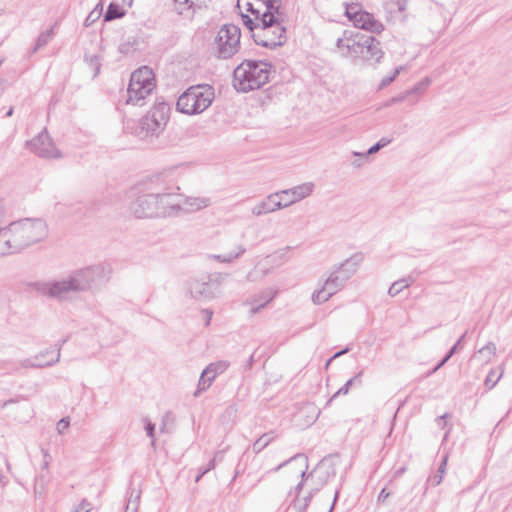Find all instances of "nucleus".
Wrapping results in <instances>:
<instances>
[{
	"label": "nucleus",
	"mask_w": 512,
	"mask_h": 512,
	"mask_svg": "<svg viewBox=\"0 0 512 512\" xmlns=\"http://www.w3.org/2000/svg\"><path fill=\"white\" fill-rule=\"evenodd\" d=\"M47 235V224L41 218H23L2 226L0 215V259L22 252Z\"/></svg>",
	"instance_id": "obj_1"
},
{
	"label": "nucleus",
	"mask_w": 512,
	"mask_h": 512,
	"mask_svg": "<svg viewBox=\"0 0 512 512\" xmlns=\"http://www.w3.org/2000/svg\"><path fill=\"white\" fill-rule=\"evenodd\" d=\"M271 74V65L263 61L245 60L233 73V86L238 92H249L265 85Z\"/></svg>",
	"instance_id": "obj_2"
},
{
	"label": "nucleus",
	"mask_w": 512,
	"mask_h": 512,
	"mask_svg": "<svg viewBox=\"0 0 512 512\" xmlns=\"http://www.w3.org/2000/svg\"><path fill=\"white\" fill-rule=\"evenodd\" d=\"M170 107L160 102L155 104L138 122L136 135L144 141L158 138L164 131L169 120Z\"/></svg>",
	"instance_id": "obj_3"
},
{
	"label": "nucleus",
	"mask_w": 512,
	"mask_h": 512,
	"mask_svg": "<svg viewBox=\"0 0 512 512\" xmlns=\"http://www.w3.org/2000/svg\"><path fill=\"white\" fill-rule=\"evenodd\" d=\"M214 97V89L210 85L192 86L179 96L177 110L187 115L201 114L212 104Z\"/></svg>",
	"instance_id": "obj_4"
},
{
	"label": "nucleus",
	"mask_w": 512,
	"mask_h": 512,
	"mask_svg": "<svg viewBox=\"0 0 512 512\" xmlns=\"http://www.w3.org/2000/svg\"><path fill=\"white\" fill-rule=\"evenodd\" d=\"M253 38L258 45L276 48L286 41V29L273 13L262 14Z\"/></svg>",
	"instance_id": "obj_5"
},
{
	"label": "nucleus",
	"mask_w": 512,
	"mask_h": 512,
	"mask_svg": "<svg viewBox=\"0 0 512 512\" xmlns=\"http://www.w3.org/2000/svg\"><path fill=\"white\" fill-rule=\"evenodd\" d=\"M71 275L77 292H84L106 284L110 279L111 267L106 263H99L75 270Z\"/></svg>",
	"instance_id": "obj_6"
},
{
	"label": "nucleus",
	"mask_w": 512,
	"mask_h": 512,
	"mask_svg": "<svg viewBox=\"0 0 512 512\" xmlns=\"http://www.w3.org/2000/svg\"><path fill=\"white\" fill-rule=\"evenodd\" d=\"M155 88V77L151 68L140 67L131 74L127 89V104L143 105V100Z\"/></svg>",
	"instance_id": "obj_7"
},
{
	"label": "nucleus",
	"mask_w": 512,
	"mask_h": 512,
	"mask_svg": "<svg viewBox=\"0 0 512 512\" xmlns=\"http://www.w3.org/2000/svg\"><path fill=\"white\" fill-rule=\"evenodd\" d=\"M241 31L237 25L225 24L217 32L213 42V52L220 59H229L240 48Z\"/></svg>",
	"instance_id": "obj_8"
},
{
	"label": "nucleus",
	"mask_w": 512,
	"mask_h": 512,
	"mask_svg": "<svg viewBox=\"0 0 512 512\" xmlns=\"http://www.w3.org/2000/svg\"><path fill=\"white\" fill-rule=\"evenodd\" d=\"M31 287L39 295L58 301H64L69 293L77 292L71 273L59 280L34 282Z\"/></svg>",
	"instance_id": "obj_9"
},
{
	"label": "nucleus",
	"mask_w": 512,
	"mask_h": 512,
	"mask_svg": "<svg viewBox=\"0 0 512 512\" xmlns=\"http://www.w3.org/2000/svg\"><path fill=\"white\" fill-rule=\"evenodd\" d=\"M131 213L139 219L158 217L157 194L143 193L130 204Z\"/></svg>",
	"instance_id": "obj_10"
},
{
	"label": "nucleus",
	"mask_w": 512,
	"mask_h": 512,
	"mask_svg": "<svg viewBox=\"0 0 512 512\" xmlns=\"http://www.w3.org/2000/svg\"><path fill=\"white\" fill-rule=\"evenodd\" d=\"M292 250V246H285L277 249L272 254L268 255L263 263L257 264L255 269L248 273L247 278L250 281H255L258 279V274H260V276H265L268 273V265L280 266L288 262L291 258L290 253Z\"/></svg>",
	"instance_id": "obj_11"
},
{
	"label": "nucleus",
	"mask_w": 512,
	"mask_h": 512,
	"mask_svg": "<svg viewBox=\"0 0 512 512\" xmlns=\"http://www.w3.org/2000/svg\"><path fill=\"white\" fill-rule=\"evenodd\" d=\"M314 188L315 185L313 182H305L275 193L278 194V201L281 202V209H285L309 197L313 193Z\"/></svg>",
	"instance_id": "obj_12"
},
{
	"label": "nucleus",
	"mask_w": 512,
	"mask_h": 512,
	"mask_svg": "<svg viewBox=\"0 0 512 512\" xmlns=\"http://www.w3.org/2000/svg\"><path fill=\"white\" fill-rule=\"evenodd\" d=\"M31 152L42 158H60L61 153L55 147L47 131L40 132L35 138L26 143Z\"/></svg>",
	"instance_id": "obj_13"
},
{
	"label": "nucleus",
	"mask_w": 512,
	"mask_h": 512,
	"mask_svg": "<svg viewBox=\"0 0 512 512\" xmlns=\"http://www.w3.org/2000/svg\"><path fill=\"white\" fill-rule=\"evenodd\" d=\"M345 284L340 281L339 277L330 273L328 278L324 281L319 289H316L312 294V301L314 304H322L328 301L333 295L344 288Z\"/></svg>",
	"instance_id": "obj_14"
},
{
	"label": "nucleus",
	"mask_w": 512,
	"mask_h": 512,
	"mask_svg": "<svg viewBox=\"0 0 512 512\" xmlns=\"http://www.w3.org/2000/svg\"><path fill=\"white\" fill-rule=\"evenodd\" d=\"M229 367V362L220 360L213 363H210L201 373L198 387L196 392L194 393V396H198L202 391L207 390L211 384L213 383L214 379L224 373Z\"/></svg>",
	"instance_id": "obj_15"
},
{
	"label": "nucleus",
	"mask_w": 512,
	"mask_h": 512,
	"mask_svg": "<svg viewBox=\"0 0 512 512\" xmlns=\"http://www.w3.org/2000/svg\"><path fill=\"white\" fill-rule=\"evenodd\" d=\"M158 217H173L180 214V197L175 194H157Z\"/></svg>",
	"instance_id": "obj_16"
},
{
	"label": "nucleus",
	"mask_w": 512,
	"mask_h": 512,
	"mask_svg": "<svg viewBox=\"0 0 512 512\" xmlns=\"http://www.w3.org/2000/svg\"><path fill=\"white\" fill-rule=\"evenodd\" d=\"M281 210V202L278 201V194L275 192L266 195L259 200L250 210L252 216L262 217L267 214Z\"/></svg>",
	"instance_id": "obj_17"
},
{
	"label": "nucleus",
	"mask_w": 512,
	"mask_h": 512,
	"mask_svg": "<svg viewBox=\"0 0 512 512\" xmlns=\"http://www.w3.org/2000/svg\"><path fill=\"white\" fill-rule=\"evenodd\" d=\"M186 291L195 300H210L216 294L211 290V285L199 279H190L186 282Z\"/></svg>",
	"instance_id": "obj_18"
},
{
	"label": "nucleus",
	"mask_w": 512,
	"mask_h": 512,
	"mask_svg": "<svg viewBox=\"0 0 512 512\" xmlns=\"http://www.w3.org/2000/svg\"><path fill=\"white\" fill-rule=\"evenodd\" d=\"M276 295V291L267 290L245 300L243 306L247 307V313L250 317L260 312Z\"/></svg>",
	"instance_id": "obj_19"
},
{
	"label": "nucleus",
	"mask_w": 512,
	"mask_h": 512,
	"mask_svg": "<svg viewBox=\"0 0 512 512\" xmlns=\"http://www.w3.org/2000/svg\"><path fill=\"white\" fill-rule=\"evenodd\" d=\"M352 22L355 27L370 31L372 33L378 34L384 30V25L375 19L372 14L366 11L359 13Z\"/></svg>",
	"instance_id": "obj_20"
},
{
	"label": "nucleus",
	"mask_w": 512,
	"mask_h": 512,
	"mask_svg": "<svg viewBox=\"0 0 512 512\" xmlns=\"http://www.w3.org/2000/svg\"><path fill=\"white\" fill-rule=\"evenodd\" d=\"M211 200L208 197L187 196L180 199V213L197 212L210 206Z\"/></svg>",
	"instance_id": "obj_21"
},
{
	"label": "nucleus",
	"mask_w": 512,
	"mask_h": 512,
	"mask_svg": "<svg viewBox=\"0 0 512 512\" xmlns=\"http://www.w3.org/2000/svg\"><path fill=\"white\" fill-rule=\"evenodd\" d=\"M362 58L367 61L379 62L383 56L380 43L373 36H366Z\"/></svg>",
	"instance_id": "obj_22"
},
{
	"label": "nucleus",
	"mask_w": 512,
	"mask_h": 512,
	"mask_svg": "<svg viewBox=\"0 0 512 512\" xmlns=\"http://www.w3.org/2000/svg\"><path fill=\"white\" fill-rule=\"evenodd\" d=\"M496 350V345L493 342H488L484 347L474 353L471 361H477L481 365L488 364L496 355Z\"/></svg>",
	"instance_id": "obj_23"
},
{
	"label": "nucleus",
	"mask_w": 512,
	"mask_h": 512,
	"mask_svg": "<svg viewBox=\"0 0 512 512\" xmlns=\"http://www.w3.org/2000/svg\"><path fill=\"white\" fill-rule=\"evenodd\" d=\"M36 355H43L38 361L39 363L45 364V368L51 367L60 361L61 347H50L38 352Z\"/></svg>",
	"instance_id": "obj_24"
},
{
	"label": "nucleus",
	"mask_w": 512,
	"mask_h": 512,
	"mask_svg": "<svg viewBox=\"0 0 512 512\" xmlns=\"http://www.w3.org/2000/svg\"><path fill=\"white\" fill-rule=\"evenodd\" d=\"M365 38L366 35H353L350 44L347 45V51L344 52V56L362 58V54L364 53L363 47L365 45Z\"/></svg>",
	"instance_id": "obj_25"
},
{
	"label": "nucleus",
	"mask_w": 512,
	"mask_h": 512,
	"mask_svg": "<svg viewBox=\"0 0 512 512\" xmlns=\"http://www.w3.org/2000/svg\"><path fill=\"white\" fill-rule=\"evenodd\" d=\"M363 259V255L357 253L352 255L350 258L346 259L343 263L339 265V267L347 274L353 276L357 272Z\"/></svg>",
	"instance_id": "obj_26"
},
{
	"label": "nucleus",
	"mask_w": 512,
	"mask_h": 512,
	"mask_svg": "<svg viewBox=\"0 0 512 512\" xmlns=\"http://www.w3.org/2000/svg\"><path fill=\"white\" fill-rule=\"evenodd\" d=\"M176 12L185 17H191L195 11V0H173Z\"/></svg>",
	"instance_id": "obj_27"
},
{
	"label": "nucleus",
	"mask_w": 512,
	"mask_h": 512,
	"mask_svg": "<svg viewBox=\"0 0 512 512\" xmlns=\"http://www.w3.org/2000/svg\"><path fill=\"white\" fill-rule=\"evenodd\" d=\"M288 463L299 464L300 475H301L302 478L305 476L306 469L308 467L306 456H304L303 454H296L295 456H293L289 460H287V461L281 463L280 465H278L274 470L275 471H279L282 467H284Z\"/></svg>",
	"instance_id": "obj_28"
},
{
	"label": "nucleus",
	"mask_w": 512,
	"mask_h": 512,
	"mask_svg": "<svg viewBox=\"0 0 512 512\" xmlns=\"http://www.w3.org/2000/svg\"><path fill=\"white\" fill-rule=\"evenodd\" d=\"M246 252V248L243 245H238L236 251L229 252L226 254L213 255L212 257L222 263H231L238 259Z\"/></svg>",
	"instance_id": "obj_29"
},
{
	"label": "nucleus",
	"mask_w": 512,
	"mask_h": 512,
	"mask_svg": "<svg viewBox=\"0 0 512 512\" xmlns=\"http://www.w3.org/2000/svg\"><path fill=\"white\" fill-rule=\"evenodd\" d=\"M467 332H465L458 341L453 345V347L448 351L445 357L436 365V367L431 371V373H435L438 369H440L460 348L461 343L464 340Z\"/></svg>",
	"instance_id": "obj_30"
},
{
	"label": "nucleus",
	"mask_w": 512,
	"mask_h": 512,
	"mask_svg": "<svg viewBox=\"0 0 512 512\" xmlns=\"http://www.w3.org/2000/svg\"><path fill=\"white\" fill-rule=\"evenodd\" d=\"M499 369V375L495 377L496 375V369H491L488 373V375L486 376V379H485V386L490 390L492 389L497 383L498 381L502 378L503 374H504V365H500L498 367Z\"/></svg>",
	"instance_id": "obj_31"
},
{
	"label": "nucleus",
	"mask_w": 512,
	"mask_h": 512,
	"mask_svg": "<svg viewBox=\"0 0 512 512\" xmlns=\"http://www.w3.org/2000/svg\"><path fill=\"white\" fill-rule=\"evenodd\" d=\"M411 283H412V280H410V279L404 278V279L397 280L390 286V288L388 290V294L391 297H394V296L398 295L402 290L409 287L411 285Z\"/></svg>",
	"instance_id": "obj_32"
},
{
	"label": "nucleus",
	"mask_w": 512,
	"mask_h": 512,
	"mask_svg": "<svg viewBox=\"0 0 512 512\" xmlns=\"http://www.w3.org/2000/svg\"><path fill=\"white\" fill-rule=\"evenodd\" d=\"M124 14H125L124 11L119 7V5L110 3L108 6V9L104 15V20L111 21L114 19H118V18H121L122 16H124Z\"/></svg>",
	"instance_id": "obj_33"
},
{
	"label": "nucleus",
	"mask_w": 512,
	"mask_h": 512,
	"mask_svg": "<svg viewBox=\"0 0 512 512\" xmlns=\"http://www.w3.org/2000/svg\"><path fill=\"white\" fill-rule=\"evenodd\" d=\"M140 495V491L132 490L124 512H138Z\"/></svg>",
	"instance_id": "obj_34"
},
{
	"label": "nucleus",
	"mask_w": 512,
	"mask_h": 512,
	"mask_svg": "<svg viewBox=\"0 0 512 512\" xmlns=\"http://www.w3.org/2000/svg\"><path fill=\"white\" fill-rule=\"evenodd\" d=\"M363 10L361 9V5L356 1H351L345 3V15L352 22L355 17L361 13Z\"/></svg>",
	"instance_id": "obj_35"
},
{
	"label": "nucleus",
	"mask_w": 512,
	"mask_h": 512,
	"mask_svg": "<svg viewBox=\"0 0 512 512\" xmlns=\"http://www.w3.org/2000/svg\"><path fill=\"white\" fill-rule=\"evenodd\" d=\"M389 143H390L389 139L382 138L375 145L370 147L366 153L353 152V155L357 156V157H361V158H366L368 155L377 153L381 148L385 147Z\"/></svg>",
	"instance_id": "obj_36"
},
{
	"label": "nucleus",
	"mask_w": 512,
	"mask_h": 512,
	"mask_svg": "<svg viewBox=\"0 0 512 512\" xmlns=\"http://www.w3.org/2000/svg\"><path fill=\"white\" fill-rule=\"evenodd\" d=\"M273 440V436L270 433L263 434L253 443V451L255 453L261 452L265 447H267L271 441Z\"/></svg>",
	"instance_id": "obj_37"
},
{
	"label": "nucleus",
	"mask_w": 512,
	"mask_h": 512,
	"mask_svg": "<svg viewBox=\"0 0 512 512\" xmlns=\"http://www.w3.org/2000/svg\"><path fill=\"white\" fill-rule=\"evenodd\" d=\"M447 462H448V454H445L441 461V464L438 468L437 474L430 479V481L432 482L433 485L438 486L443 481V477L446 472Z\"/></svg>",
	"instance_id": "obj_38"
},
{
	"label": "nucleus",
	"mask_w": 512,
	"mask_h": 512,
	"mask_svg": "<svg viewBox=\"0 0 512 512\" xmlns=\"http://www.w3.org/2000/svg\"><path fill=\"white\" fill-rule=\"evenodd\" d=\"M42 356L43 355H34L29 358H25V359L21 360L19 364L22 368H26V369L45 368V364L39 363V361H37Z\"/></svg>",
	"instance_id": "obj_39"
},
{
	"label": "nucleus",
	"mask_w": 512,
	"mask_h": 512,
	"mask_svg": "<svg viewBox=\"0 0 512 512\" xmlns=\"http://www.w3.org/2000/svg\"><path fill=\"white\" fill-rule=\"evenodd\" d=\"M222 460V452H217L212 460L209 461L206 467L200 469V473L197 475L195 482H199L200 479L208 473L210 470L214 469L216 466V461Z\"/></svg>",
	"instance_id": "obj_40"
},
{
	"label": "nucleus",
	"mask_w": 512,
	"mask_h": 512,
	"mask_svg": "<svg viewBox=\"0 0 512 512\" xmlns=\"http://www.w3.org/2000/svg\"><path fill=\"white\" fill-rule=\"evenodd\" d=\"M361 375V372L349 379L338 391H336L333 396L328 400L327 405H329L336 397L339 395H346L349 392L350 387L353 385V383L358 379V377Z\"/></svg>",
	"instance_id": "obj_41"
},
{
	"label": "nucleus",
	"mask_w": 512,
	"mask_h": 512,
	"mask_svg": "<svg viewBox=\"0 0 512 512\" xmlns=\"http://www.w3.org/2000/svg\"><path fill=\"white\" fill-rule=\"evenodd\" d=\"M352 36V32L345 31L343 37L337 39L336 46L340 50L342 55H344V52L347 51V45L350 44Z\"/></svg>",
	"instance_id": "obj_42"
},
{
	"label": "nucleus",
	"mask_w": 512,
	"mask_h": 512,
	"mask_svg": "<svg viewBox=\"0 0 512 512\" xmlns=\"http://www.w3.org/2000/svg\"><path fill=\"white\" fill-rule=\"evenodd\" d=\"M52 36L53 29H49L45 32H42L37 38L35 50L44 47L52 39Z\"/></svg>",
	"instance_id": "obj_43"
},
{
	"label": "nucleus",
	"mask_w": 512,
	"mask_h": 512,
	"mask_svg": "<svg viewBox=\"0 0 512 512\" xmlns=\"http://www.w3.org/2000/svg\"><path fill=\"white\" fill-rule=\"evenodd\" d=\"M403 69H404V67H403V66H399V67H397V68L392 72V74H391V75L384 77V78L381 80V82H380V84H379V88H378V89H379V90H381V89H383L384 87H386V86H388L389 84H391V83L396 79V77L400 74V72H401Z\"/></svg>",
	"instance_id": "obj_44"
},
{
	"label": "nucleus",
	"mask_w": 512,
	"mask_h": 512,
	"mask_svg": "<svg viewBox=\"0 0 512 512\" xmlns=\"http://www.w3.org/2000/svg\"><path fill=\"white\" fill-rule=\"evenodd\" d=\"M266 6V10L263 14L273 13L279 14V9L281 6V0H263Z\"/></svg>",
	"instance_id": "obj_45"
},
{
	"label": "nucleus",
	"mask_w": 512,
	"mask_h": 512,
	"mask_svg": "<svg viewBox=\"0 0 512 512\" xmlns=\"http://www.w3.org/2000/svg\"><path fill=\"white\" fill-rule=\"evenodd\" d=\"M431 81L428 77L421 80L419 83H417L413 88L406 91V94L412 95L414 93L425 91L428 86L430 85Z\"/></svg>",
	"instance_id": "obj_46"
},
{
	"label": "nucleus",
	"mask_w": 512,
	"mask_h": 512,
	"mask_svg": "<svg viewBox=\"0 0 512 512\" xmlns=\"http://www.w3.org/2000/svg\"><path fill=\"white\" fill-rule=\"evenodd\" d=\"M143 421L145 422V430L147 433V436L151 438V444H155V438H154V431H155V425L148 419L144 418Z\"/></svg>",
	"instance_id": "obj_47"
},
{
	"label": "nucleus",
	"mask_w": 512,
	"mask_h": 512,
	"mask_svg": "<svg viewBox=\"0 0 512 512\" xmlns=\"http://www.w3.org/2000/svg\"><path fill=\"white\" fill-rule=\"evenodd\" d=\"M91 510V503L83 499L79 505L72 510V512H89Z\"/></svg>",
	"instance_id": "obj_48"
},
{
	"label": "nucleus",
	"mask_w": 512,
	"mask_h": 512,
	"mask_svg": "<svg viewBox=\"0 0 512 512\" xmlns=\"http://www.w3.org/2000/svg\"><path fill=\"white\" fill-rule=\"evenodd\" d=\"M332 272L334 275L339 277L340 281H342L344 284L352 277L351 275L344 272L339 266Z\"/></svg>",
	"instance_id": "obj_49"
},
{
	"label": "nucleus",
	"mask_w": 512,
	"mask_h": 512,
	"mask_svg": "<svg viewBox=\"0 0 512 512\" xmlns=\"http://www.w3.org/2000/svg\"><path fill=\"white\" fill-rule=\"evenodd\" d=\"M69 425H70V422H69L68 418H62L57 423V431H58V433L59 434L65 433V431L69 428Z\"/></svg>",
	"instance_id": "obj_50"
},
{
	"label": "nucleus",
	"mask_w": 512,
	"mask_h": 512,
	"mask_svg": "<svg viewBox=\"0 0 512 512\" xmlns=\"http://www.w3.org/2000/svg\"><path fill=\"white\" fill-rule=\"evenodd\" d=\"M390 494L391 493L386 488H383L378 494L377 502L379 504H384L387 498L390 496Z\"/></svg>",
	"instance_id": "obj_51"
},
{
	"label": "nucleus",
	"mask_w": 512,
	"mask_h": 512,
	"mask_svg": "<svg viewBox=\"0 0 512 512\" xmlns=\"http://www.w3.org/2000/svg\"><path fill=\"white\" fill-rule=\"evenodd\" d=\"M86 60H89L90 65L95 67V75H96L99 71V65H100L98 57L95 55H92L90 57L86 56Z\"/></svg>",
	"instance_id": "obj_52"
},
{
	"label": "nucleus",
	"mask_w": 512,
	"mask_h": 512,
	"mask_svg": "<svg viewBox=\"0 0 512 512\" xmlns=\"http://www.w3.org/2000/svg\"><path fill=\"white\" fill-rule=\"evenodd\" d=\"M244 24L251 30L253 33L256 31V25H254L253 20L249 16L243 17Z\"/></svg>",
	"instance_id": "obj_53"
},
{
	"label": "nucleus",
	"mask_w": 512,
	"mask_h": 512,
	"mask_svg": "<svg viewBox=\"0 0 512 512\" xmlns=\"http://www.w3.org/2000/svg\"><path fill=\"white\" fill-rule=\"evenodd\" d=\"M100 15V12L98 11H92L88 17L86 18L85 22H86V25H89L90 22H93L95 21Z\"/></svg>",
	"instance_id": "obj_54"
},
{
	"label": "nucleus",
	"mask_w": 512,
	"mask_h": 512,
	"mask_svg": "<svg viewBox=\"0 0 512 512\" xmlns=\"http://www.w3.org/2000/svg\"><path fill=\"white\" fill-rule=\"evenodd\" d=\"M408 96H410V95H409V94H406V91H405L403 94H401V95H399V96H396V97H393V98L391 99V103L402 102V101H404Z\"/></svg>",
	"instance_id": "obj_55"
},
{
	"label": "nucleus",
	"mask_w": 512,
	"mask_h": 512,
	"mask_svg": "<svg viewBox=\"0 0 512 512\" xmlns=\"http://www.w3.org/2000/svg\"><path fill=\"white\" fill-rule=\"evenodd\" d=\"M308 506L307 502L300 503V501L295 503V507L298 512H304Z\"/></svg>",
	"instance_id": "obj_56"
},
{
	"label": "nucleus",
	"mask_w": 512,
	"mask_h": 512,
	"mask_svg": "<svg viewBox=\"0 0 512 512\" xmlns=\"http://www.w3.org/2000/svg\"><path fill=\"white\" fill-rule=\"evenodd\" d=\"M202 313L205 315V318H206L205 324L209 325L210 321L212 319L213 312L210 311V310L205 309V310H202Z\"/></svg>",
	"instance_id": "obj_57"
},
{
	"label": "nucleus",
	"mask_w": 512,
	"mask_h": 512,
	"mask_svg": "<svg viewBox=\"0 0 512 512\" xmlns=\"http://www.w3.org/2000/svg\"><path fill=\"white\" fill-rule=\"evenodd\" d=\"M447 416H448V414H444V415H442V416H440V417H438V418L436 419V421H437V423H438V425H439V426H441V427H444V426H445V424H446V423H445L444 419H445Z\"/></svg>",
	"instance_id": "obj_58"
},
{
	"label": "nucleus",
	"mask_w": 512,
	"mask_h": 512,
	"mask_svg": "<svg viewBox=\"0 0 512 512\" xmlns=\"http://www.w3.org/2000/svg\"><path fill=\"white\" fill-rule=\"evenodd\" d=\"M346 352H347V349H344V350H342V351H340V352L336 353V354H335V355H334V356H333V357L328 361V364L330 363V361H331L332 359H334V358H336V357H338V356H340V355H342V354H344V353H346Z\"/></svg>",
	"instance_id": "obj_59"
},
{
	"label": "nucleus",
	"mask_w": 512,
	"mask_h": 512,
	"mask_svg": "<svg viewBox=\"0 0 512 512\" xmlns=\"http://www.w3.org/2000/svg\"><path fill=\"white\" fill-rule=\"evenodd\" d=\"M405 470H406L405 467L400 468L399 470L396 471V473H395L396 476L403 474L405 472Z\"/></svg>",
	"instance_id": "obj_60"
},
{
	"label": "nucleus",
	"mask_w": 512,
	"mask_h": 512,
	"mask_svg": "<svg viewBox=\"0 0 512 512\" xmlns=\"http://www.w3.org/2000/svg\"><path fill=\"white\" fill-rule=\"evenodd\" d=\"M362 164L361 162H359V160H356L355 162H353V166L354 167H360Z\"/></svg>",
	"instance_id": "obj_61"
},
{
	"label": "nucleus",
	"mask_w": 512,
	"mask_h": 512,
	"mask_svg": "<svg viewBox=\"0 0 512 512\" xmlns=\"http://www.w3.org/2000/svg\"><path fill=\"white\" fill-rule=\"evenodd\" d=\"M13 114V108H10L9 111L6 113V117H10Z\"/></svg>",
	"instance_id": "obj_62"
},
{
	"label": "nucleus",
	"mask_w": 512,
	"mask_h": 512,
	"mask_svg": "<svg viewBox=\"0 0 512 512\" xmlns=\"http://www.w3.org/2000/svg\"><path fill=\"white\" fill-rule=\"evenodd\" d=\"M311 497H312L311 495H309L308 497H305L304 502H307L309 504Z\"/></svg>",
	"instance_id": "obj_63"
},
{
	"label": "nucleus",
	"mask_w": 512,
	"mask_h": 512,
	"mask_svg": "<svg viewBox=\"0 0 512 512\" xmlns=\"http://www.w3.org/2000/svg\"><path fill=\"white\" fill-rule=\"evenodd\" d=\"M48 464H49V462H48V461H45V462H44V465H43V468H47V467H48Z\"/></svg>",
	"instance_id": "obj_64"
}]
</instances>
